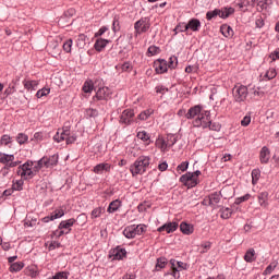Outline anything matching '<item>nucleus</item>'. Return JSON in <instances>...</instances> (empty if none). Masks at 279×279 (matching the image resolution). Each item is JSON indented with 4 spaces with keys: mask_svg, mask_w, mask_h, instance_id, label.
<instances>
[{
    "mask_svg": "<svg viewBox=\"0 0 279 279\" xmlns=\"http://www.w3.org/2000/svg\"><path fill=\"white\" fill-rule=\"evenodd\" d=\"M186 25L187 29H191L192 32H199V29L202 28V22H199V20L197 19L190 20Z\"/></svg>",
    "mask_w": 279,
    "mask_h": 279,
    "instance_id": "23",
    "label": "nucleus"
},
{
    "mask_svg": "<svg viewBox=\"0 0 279 279\" xmlns=\"http://www.w3.org/2000/svg\"><path fill=\"white\" fill-rule=\"evenodd\" d=\"M220 32H221L222 36H225V38H232V36H234V31L228 24L222 25L220 27Z\"/></svg>",
    "mask_w": 279,
    "mask_h": 279,
    "instance_id": "24",
    "label": "nucleus"
},
{
    "mask_svg": "<svg viewBox=\"0 0 279 279\" xmlns=\"http://www.w3.org/2000/svg\"><path fill=\"white\" fill-rule=\"evenodd\" d=\"M255 25L256 27H258L259 29L265 27V20L263 19V16H257L256 21H255Z\"/></svg>",
    "mask_w": 279,
    "mask_h": 279,
    "instance_id": "53",
    "label": "nucleus"
},
{
    "mask_svg": "<svg viewBox=\"0 0 279 279\" xmlns=\"http://www.w3.org/2000/svg\"><path fill=\"white\" fill-rule=\"evenodd\" d=\"M119 208H121V201L116 199L109 204V207L107 208V213H110V214L117 213Z\"/></svg>",
    "mask_w": 279,
    "mask_h": 279,
    "instance_id": "30",
    "label": "nucleus"
},
{
    "mask_svg": "<svg viewBox=\"0 0 279 279\" xmlns=\"http://www.w3.org/2000/svg\"><path fill=\"white\" fill-rule=\"evenodd\" d=\"M150 158L147 156H141L140 158H137V160L134 162V165L131 167V172L135 174H140L143 175V173H145V171H147V169H149V162H150Z\"/></svg>",
    "mask_w": 279,
    "mask_h": 279,
    "instance_id": "4",
    "label": "nucleus"
},
{
    "mask_svg": "<svg viewBox=\"0 0 279 279\" xmlns=\"http://www.w3.org/2000/svg\"><path fill=\"white\" fill-rule=\"evenodd\" d=\"M252 197L250 194H245L244 196H241L235 199V204H242V202H247Z\"/></svg>",
    "mask_w": 279,
    "mask_h": 279,
    "instance_id": "56",
    "label": "nucleus"
},
{
    "mask_svg": "<svg viewBox=\"0 0 279 279\" xmlns=\"http://www.w3.org/2000/svg\"><path fill=\"white\" fill-rule=\"evenodd\" d=\"M180 182L187 189H193V186H197V175H182Z\"/></svg>",
    "mask_w": 279,
    "mask_h": 279,
    "instance_id": "14",
    "label": "nucleus"
},
{
    "mask_svg": "<svg viewBox=\"0 0 279 279\" xmlns=\"http://www.w3.org/2000/svg\"><path fill=\"white\" fill-rule=\"evenodd\" d=\"M156 146L161 149V151H169L170 147H173V142L167 143V140L159 137L156 141Z\"/></svg>",
    "mask_w": 279,
    "mask_h": 279,
    "instance_id": "20",
    "label": "nucleus"
},
{
    "mask_svg": "<svg viewBox=\"0 0 279 279\" xmlns=\"http://www.w3.org/2000/svg\"><path fill=\"white\" fill-rule=\"evenodd\" d=\"M110 169H112V166L110 163H99L94 167V173L104 175L106 173H110Z\"/></svg>",
    "mask_w": 279,
    "mask_h": 279,
    "instance_id": "16",
    "label": "nucleus"
},
{
    "mask_svg": "<svg viewBox=\"0 0 279 279\" xmlns=\"http://www.w3.org/2000/svg\"><path fill=\"white\" fill-rule=\"evenodd\" d=\"M158 53H160V48H158L156 46H150L148 48V54L149 56H158Z\"/></svg>",
    "mask_w": 279,
    "mask_h": 279,
    "instance_id": "52",
    "label": "nucleus"
},
{
    "mask_svg": "<svg viewBox=\"0 0 279 279\" xmlns=\"http://www.w3.org/2000/svg\"><path fill=\"white\" fill-rule=\"evenodd\" d=\"M170 265H171V267H177V269H179V271L186 269V263H184V262H178L175 259H171Z\"/></svg>",
    "mask_w": 279,
    "mask_h": 279,
    "instance_id": "33",
    "label": "nucleus"
},
{
    "mask_svg": "<svg viewBox=\"0 0 279 279\" xmlns=\"http://www.w3.org/2000/svg\"><path fill=\"white\" fill-rule=\"evenodd\" d=\"M23 267H25V264H23L22 262H16L11 264L9 271H11V274H14L16 271H21V269H23Z\"/></svg>",
    "mask_w": 279,
    "mask_h": 279,
    "instance_id": "32",
    "label": "nucleus"
},
{
    "mask_svg": "<svg viewBox=\"0 0 279 279\" xmlns=\"http://www.w3.org/2000/svg\"><path fill=\"white\" fill-rule=\"evenodd\" d=\"M107 29L108 27L106 26L100 27L99 31L95 34V38H99V36H104Z\"/></svg>",
    "mask_w": 279,
    "mask_h": 279,
    "instance_id": "57",
    "label": "nucleus"
},
{
    "mask_svg": "<svg viewBox=\"0 0 279 279\" xmlns=\"http://www.w3.org/2000/svg\"><path fill=\"white\" fill-rule=\"evenodd\" d=\"M52 279H69V274L61 271V272H57Z\"/></svg>",
    "mask_w": 279,
    "mask_h": 279,
    "instance_id": "54",
    "label": "nucleus"
},
{
    "mask_svg": "<svg viewBox=\"0 0 279 279\" xmlns=\"http://www.w3.org/2000/svg\"><path fill=\"white\" fill-rule=\"evenodd\" d=\"M134 27L136 34H145V32H148L149 27H151V24L148 17H143L135 23Z\"/></svg>",
    "mask_w": 279,
    "mask_h": 279,
    "instance_id": "11",
    "label": "nucleus"
},
{
    "mask_svg": "<svg viewBox=\"0 0 279 279\" xmlns=\"http://www.w3.org/2000/svg\"><path fill=\"white\" fill-rule=\"evenodd\" d=\"M180 230L183 234H193V226H191L186 222H182L180 225Z\"/></svg>",
    "mask_w": 279,
    "mask_h": 279,
    "instance_id": "31",
    "label": "nucleus"
},
{
    "mask_svg": "<svg viewBox=\"0 0 279 279\" xmlns=\"http://www.w3.org/2000/svg\"><path fill=\"white\" fill-rule=\"evenodd\" d=\"M220 217L221 219H230L232 217V209L230 208L222 209Z\"/></svg>",
    "mask_w": 279,
    "mask_h": 279,
    "instance_id": "43",
    "label": "nucleus"
},
{
    "mask_svg": "<svg viewBox=\"0 0 279 279\" xmlns=\"http://www.w3.org/2000/svg\"><path fill=\"white\" fill-rule=\"evenodd\" d=\"M125 256H128V251H125V248H121V246H117L109 253V258H112V260H123Z\"/></svg>",
    "mask_w": 279,
    "mask_h": 279,
    "instance_id": "13",
    "label": "nucleus"
},
{
    "mask_svg": "<svg viewBox=\"0 0 279 279\" xmlns=\"http://www.w3.org/2000/svg\"><path fill=\"white\" fill-rule=\"evenodd\" d=\"M134 122V110L125 109L120 116V123L131 125Z\"/></svg>",
    "mask_w": 279,
    "mask_h": 279,
    "instance_id": "12",
    "label": "nucleus"
},
{
    "mask_svg": "<svg viewBox=\"0 0 279 279\" xmlns=\"http://www.w3.org/2000/svg\"><path fill=\"white\" fill-rule=\"evenodd\" d=\"M169 88L165 87V86H157L156 87V93H159L160 95H165V93H168Z\"/></svg>",
    "mask_w": 279,
    "mask_h": 279,
    "instance_id": "59",
    "label": "nucleus"
},
{
    "mask_svg": "<svg viewBox=\"0 0 279 279\" xmlns=\"http://www.w3.org/2000/svg\"><path fill=\"white\" fill-rule=\"evenodd\" d=\"M122 279H136V276L132 275V274H126L123 276Z\"/></svg>",
    "mask_w": 279,
    "mask_h": 279,
    "instance_id": "64",
    "label": "nucleus"
},
{
    "mask_svg": "<svg viewBox=\"0 0 279 279\" xmlns=\"http://www.w3.org/2000/svg\"><path fill=\"white\" fill-rule=\"evenodd\" d=\"M167 267V259L166 258H158L156 264L157 271H160V269H165Z\"/></svg>",
    "mask_w": 279,
    "mask_h": 279,
    "instance_id": "40",
    "label": "nucleus"
},
{
    "mask_svg": "<svg viewBox=\"0 0 279 279\" xmlns=\"http://www.w3.org/2000/svg\"><path fill=\"white\" fill-rule=\"evenodd\" d=\"M76 221L77 220H75V218L62 220L58 226V229L60 230L58 236H63V234H70L71 228L75 226Z\"/></svg>",
    "mask_w": 279,
    "mask_h": 279,
    "instance_id": "8",
    "label": "nucleus"
},
{
    "mask_svg": "<svg viewBox=\"0 0 279 279\" xmlns=\"http://www.w3.org/2000/svg\"><path fill=\"white\" fill-rule=\"evenodd\" d=\"M175 66H178V58L170 57L168 62V69H175Z\"/></svg>",
    "mask_w": 279,
    "mask_h": 279,
    "instance_id": "47",
    "label": "nucleus"
},
{
    "mask_svg": "<svg viewBox=\"0 0 279 279\" xmlns=\"http://www.w3.org/2000/svg\"><path fill=\"white\" fill-rule=\"evenodd\" d=\"M186 169H189V161H183L177 167V172L182 174L184 171H186Z\"/></svg>",
    "mask_w": 279,
    "mask_h": 279,
    "instance_id": "41",
    "label": "nucleus"
},
{
    "mask_svg": "<svg viewBox=\"0 0 279 279\" xmlns=\"http://www.w3.org/2000/svg\"><path fill=\"white\" fill-rule=\"evenodd\" d=\"M38 81L24 80L23 86L26 90H36L38 88Z\"/></svg>",
    "mask_w": 279,
    "mask_h": 279,
    "instance_id": "25",
    "label": "nucleus"
},
{
    "mask_svg": "<svg viewBox=\"0 0 279 279\" xmlns=\"http://www.w3.org/2000/svg\"><path fill=\"white\" fill-rule=\"evenodd\" d=\"M151 114H154V110L153 109H147V110L142 111L138 114V119L141 121H147V119H149V117H151Z\"/></svg>",
    "mask_w": 279,
    "mask_h": 279,
    "instance_id": "35",
    "label": "nucleus"
},
{
    "mask_svg": "<svg viewBox=\"0 0 279 279\" xmlns=\"http://www.w3.org/2000/svg\"><path fill=\"white\" fill-rule=\"evenodd\" d=\"M14 93V86L9 85V87L4 90V95H12Z\"/></svg>",
    "mask_w": 279,
    "mask_h": 279,
    "instance_id": "63",
    "label": "nucleus"
},
{
    "mask_svg": "<svg viewBox=\"0 0 279 279\" xmlns=\"http://www.w3.org/2000/svg\"><path fill=\"white\" fill-rule=\"evenodd\" d=\"M276 267H278V262H271L270 265L267 266L266 269L264 270V276H269L270 274H272Z\"/></svg>",
    "mask_w": 279,
    "mask_h": 279,
    "instance_id": "37",
    "label": "nucleus"
},
{
    "mask_svg": "<svg viewBox=\"0 0 279 279\" xmlns=\"http://www.w3.org/2000/svg\"><path fill=\"white\" fill-rule=\"evenodd\" d=\"M123 235H124L126 239H136V233H135V231H134V225L126 227V228L123 230Z\"/></svg>",
    "mask_w": 279,
    "mask_h": 279,
    "instance_id": "28",
    "label": "nucleus"
},
{
    "mask_svg": "<svg viewBox=\"0 0 279 279\" xmlns=\"http://www.w3.org/2000/svg\"><path fill=\"white\" fill-rule=\"evenodd\" d=\"M270 158H271V151L267 146H264L259 151V160L262 165H267Z\"/></svg>",
    "mask_w": 279,
    "mask_h": 279,
    "instance_id": "17",
    "label": "nucleus"
},
{
    "mask_svg": "<svg viewBox=\"0 0 279 279\" xmlns=\"http://www.w3.org/2000/svg\"><path fill=\"white\" fill-rule=\"evenodd\" d=\"M169 165H167V162L159 163L158 166L159 171H167Z\"/></svg>",
    "mask_w": 279,
    "mask_h": 279,
    "instance_id": "62",
    "label": "nucleus"
},
{
    "mask_svg": "<svg viewBox=\"0 0 279 279\" xmlns=\"http://www.w3.org/2000/svg\"><path fill=\"white\" fill-rule=\"evenodd\" d=\"M172 271H171V276H173V278L179 279L180 278V269H178V267H171Z\"/></svg>",
    "mask_w": 279,
    "mask_h": 279,
    "instance_id": "58",
    "label": "nucleus"
},
{
    "mask_svg": "<svg viewBox=\"0 0 279 279\" xmlns=\"http://www.w3.org/2000/svg\"><path fill=\"white\" fill-rule=\"evenodd\" d=\"M174 32H189V27L186 23H179L175 28Z\"/></svg>",
    "mask_w": 279,
    "mask_h": 279,
    "instance_id": "48",
    "label": "nucleus"
},
{
    "mask_svg": "<svg viewBox=\"0 0 279 279\" xmlns=\"http://www.w3.org/2000/svg\"><path fill=\"white\" fill-rule=\"evenodd\" d=\"M104 208L101 207H96L92 214H90V218L92 219H99V217H101V215H104Z\"/></svg>",
    "mask_w": 279,
    "mask_h": 279,
    "instance_id": "36",
    "label": "nucleus"
},
{
    "mask_svg": "<svg viewBox=\"0 0 279 279\" xmlns=\"http://www.w3.org/2000/svg\"><path fill=\"white\" fill-rule=\"evenodd\" d=\"M234 101L241 104L247 99V87L245 85H235L232 89Z\"/></svg>",
    "mask_w": 279,
    "mask_h": 279,
    "instance_id": "7",
    "label": "nucleus"
},
{
    "mask_svg": "<svg viewBox=\"0 0 279 279\" xmlns=\"http://www.w3.org/2000/svg\"><path fill=\"white\" fill-rule=\"evenodd\" d=\"M49 93H51V89L49 88H41L36 93V97L38 99H40L41 97H47V95H49Z\"/></svg>",
    "mask_w": 279,
    "mask_h": 279,
    "instance_id": "42",
    "label": "nucleus"
},
{
    "mask_svg": "<svg viewBox=\"0 0 279 279\" xmlns=\"http://www.w3.org/2000/svg\"><path fill=\"white\" fill-rule=\"evenodd\" d=\"M250 123H252V117L250 116H245L241 121V125H243V128H247Z\"/></svg>",
    "mask_w": 279,
    "mask_h": 279,
    "instance_id": "55",
    "label": "nucleus"
},
{
    "mask_svg": "<svg viewBox=\"0 0 279 279\" xmlns=\"http://www.w3.org/2000/svg\"><path fill=\"white\" fill-rule=\"evenodd\" d=\"M13 191H23V179L16 180L12 186Z\"/></svg>",
    "mask_w": 279,
    "mask_h": 279,
    "instance_id": "46",
    "label": "nucleus"
},
{
    "mask_svg": "<svg viewBox=\"0 0 279 279\" xmlns=\"http://www.w3.org/2000/svg\"><path fill=\"white\" fill-rule=\"evenodd\" d=\"M0 162L2 165H9L2 169V173L5 174L8 173L9 167H16L19 162L14 161V155H8L5 153H0Z\"/></svg>",
    "mask_w": 279,
    "mask_h": 279,
    "instance_id": "9",
    "label": "nucleus"
},
{
    "mask_svg": "<svg viewBox=\"0 0 279 279\" xmlns=\"http://www.w3.org/2000/svg\"><path fill=\"white\" fill-rule=\"evenodd\" d=\"M178 230L177 222H168L158 228V232H167V234H171V232H175Z\"/></svg>",
    "mask_w": 279,
    "mask_h": 279,
    "instance_id": "19",
    "label": "nucleus"
},
{
    "mask_svg": "<svg viewBox=\"0 0 279 279\" xmlns=\"http://www.w3.org/2000/svg\"><path fill=\"white\" fill-rule=\"evenodd\" d=\"M276 75H278V73H276V69L272 68L266 72L264 77H266V80H274V77H276Z\"/></svg>",
    "mask_w": 279,
    "mask_h": 279,
    "instance_id": "45",
    "label": "nucleus"
},
{
    "mask_svg": "<svg viewBox=\"0 0 279 279\" xmlns=\"http://www.w3.org/2000/svg\"><path fill=\"white\" fill-rule=\"evenodd\" d=\"M53 141H56V143H62V141H65L66 145H73V143L77 141V137L75 134L71 133V129L65 126L58 130L53 136Z\"/></svg>",
    "mask_w": 279,
    "mask_h": 279,
    "instance_id": "3",
    "label": "nucleus"
},
{
    "mask_svg": "<svg viewBox=\"0 0 279 279\" xmlns=\"http://www.w3.org/2000/svg\"><path fill=\"white\" fill-rule=\"evenodd\" d=\"M226 193H228V187H223L219 193L216 192L210 194L209 197L204 199V203L209 204V206H217V204L221 202V197L223 199H228V197H230Z\"/></svg>",
    "mask_w": 279,
    "mask_h": 279,
    "instance_id": "5",
    "label": "nucleus"
},
{
    "mask_svg": "<svg viewBox=\"0 0 279 279\" xmlns=\"http://www.w3.org/2000/svg\"><path fill=\"white\" fill-rule=\"evenodd\" d=\"M211 245L213 244L210 242H205V243L201 244V254H206V252H208V250H210Z\"/></svg>",
    "mask_w": 279,
    "mask_h": 279,
    "instance_id": "51",
    "label": "nucleus"
},
{
    "mask_svg": "<svg viewBox=\"0 0 279 279\" xmlns=\"http://www.w3.org/2000/svg\"><path fill=\"white\" fill-rule=\"evenodd\" d=\"M58 165V156L43 157L38 161L27 160L24 165L17 168V175H36L45 173L47 169H52Z\"/></svg>",
    "mask_w": 279,
    "mask_h": 279,
    "instance_id": "1",
    "label": "nucleus"
},
{
    "mask_svg": "<svg viewBox=\"0 0 279 279\" xmlns=\"http://www.w3.org/2000/svg\"><path fill=\"white\" fill-rule=\"evenodd\" d=\"M72 47H73V39H66L63 43V51H65V53H71Z\"/></svg>",
    "mask_w": 279,
    "mask_h": 279,
    "instance_id": "38",
    "label": "nucleus"
},
{
    "mask_svg": "<svg viewBox=\"0 0 279 279\" xmlns=\"http://www.w3.org/2000/svg\"><path fill=\"white\" fill-rule=\"evenodd\" d=\"M10 143H12V137H10V135H2L1 140H0V145H10Z\"/></svg>",
    "mask_w": 279,
    "mask_h": 279,
    "instance_id": "49",
    "label": "nucleus"
},
{
    "mask_svg": "<svg viewBox=\"0 0 279 279\" xmlns=\"http://www.w3.org/2000/svg\"><path fill=\"white\" fill-rule=\"evenodd\" d=\"M110 40L104 39V38H97L94 45V49H96L98 52H101L102 50L108 47Z\"/></svg>",
    "mask_w": 279,
    "mask_h": 279,
    "instance_id": "21",
    "label": "nucleus"
},
{
    "mask_svg": "<svg viewBox=\"0 0 279 279\" xmlns=\"http://www.w3.org/2000/svg\"><path fill=\"white\" fill-rule=\"evenodd\" d=\"M82 90L86 95H90V93H93V90H95V83H93V81H90V80L86 81L83 84Z\"/></svg>",
    "mask_w": 279,
    "mask_h": 279,
    "instance_id": "27",
    "label": "nucleus"
},
{
    "mask_svg": "<svg viewBox=\"0 0 279 279\" xmlns=\"http://www.w3.org/2000/svg\"><path fill=\"white\" fill-rule=\"evenodd\" d=\"M16 141L20 145H24V143H27L28 141V137L27 135L23 134V133H20L16 137Z\"/></svg>",
    "mask_w": 279,
    "mask_h": 279,
    "instance_id": "50",
    "label": "nucleus"
},
{
    "mask_svg": "<svg viewBox=\"0 0 279 279\" xmlns=\"http://www.w3.org/2000/svg\"><path fill=\"white\" fill-rule=\"evenodd\" d=\"M257 199H258L259 206H262L263 208H267V206H269V203H268L269 193L268 192L259 193L257 196Z\"/></svg>",
    "mask_w": 279,
    "mask_h": 279,
    "instance_id": "22",
    "label": "nucleus"
},
{
    "mask_svg": "<svg viewBox=\"0 0 279 279\" xmlns=\"http://www.w3.org/2000/svg\"><path fill=\"white\" fill-rule=\"evenodd\" d=\"M57 247H60V243L54 241V242H51L48 246V250H56Z\"/></svg>",
    "mask_w": 279,
    "mask_h": 279,
    "instance_id": "61",
    "label": "nucleus"
},
{
    "mask_svg": "<svg viewBox=\"0 0 279 279\" xmlns=\"http://www.w3.org/2000/svg\"><path fill=\"white\" fill-rule=\"evenodd\" d=\"M147 231V226L145 225H134V232H135V236H141V234H145V232Z\"/></svg>",
    "mask_w": 279,
    "mask_h": 279,
    "instance_id": "34",
    "label": "nucleus"
},
{
    "mask_svg": "<svg viewBox=\"0 0 279 279\" xmlns=\"http://www.w3.org/2000/svg\"><path fill=\"white\" fill-rule=\"evenodd\" d=\"M193 125L194 128H209V130H214L215 132L220 129L219 124H213V121L210 120V111H203L202 114L195 118Z\"/></svg>",
    "mask_w": 279,
    "mask_h": 279,
    "instance_id": "2",
    "label": "nucleus"
},
{
    "mask_svg": "<svg viewBox=\"0 0 279 279\" xmlns=\"http://www.w3.org/2000/svg\"><path fill=\"white\" fill-rule=\"evenodd\" d=\"M231 14H234L233 8H223L221 10L215 9L214 11H208L206 14L207 21H213L215 16H220V19H228Z\"/></svg>",
    "mask_w": 279,
    "mask_h": 279,
    "instance_id": "6",
    "label": "nucleus"
},
{
    "mask_svg": "<svg viewBox=\"0 0 279 279\" xmlns=\"http://www.w3.org/2000/svg\"><path fill=\"white\" fill-rule=\"evenodd\" d=\"M204 111H202V107L199 105H196L187 110V113L185 114L186 119H197L199 114H202Z\"/></svg>",
    "mask_w": 279,
    "mask_h": 279,
    "instance_id": "18",
    "label": "nucleus"
},
{
    "mask_svg": "<svg viewBox=\"0 0 279 279\" xmlns=\"http://www.w3.org/2000/svg\"><path fill=\"white\" fill-rule=\"evenodd\" d=\"M154 69L156 73H158L159 75H162V73H167V71L169 70L167 60H163V59L156 60L154 62Z\"/></svg>",
    "mask_w": 279,
    "mask_h": 279,
    "instance_id": "15",
    "label": "nucleus"
},
{
    "mask_svg": "<svg viewBox=\"0 0 279 279\" xmlns=\"http://www.w3.org/2000/svg\"><path fill=\"white\" fill-rule=\"evenodd\" d=\"M61 217H64V210L62 208L56 209L51 214V219H53V220L61 219Z\"/></svg>",
    "mask_w": 279,
    "mask_h": 279,
    "instance_id": "39",
    "label": "nucleus"
},
{
    "mask_svg": "<svg viewBox=\"0 0 279 279\" xmlns=\"http://www.w3.org/2000/svg\"><path fill=\"white\" fill-rule=\"evenodd\" d=\"M116 69L118 71H121L122 73H132V70L134 69V66L130 61H128V62H124L123 64H118Z\"/></svg>",
    "mask_w": 279,
    "mask_h": 279,
    "instance_id": "26",
    "label": "nucleus"
},
{
    "mask_svg": "<svg viewBox=\"0 0 279 279\" xmlns=\"http://www.w3.org/2000/svg\"><path fill=\"white\" fill-rule=\"evenodd\" d=\"M112 96V90L108 87H100L93 97V101H108Z\"/></svg>",
    "mask_w": 279,
    "mask_h": 279,
    "instance_id": "10",
    "label": "nucleus"
},
{
    "mask_svg": "<svg viewBox=\"0 0 279 279\" xmlns=\"http://www.w3.org/2000/svg\"><path fill=\"white\" fill-rule=\"evenodd\" d=\"M270 58L272 60V62H276V60H279V49L275 50L271 54Z\"/></svg>",
    "mask_w": 279,
    "mask_h": 279,
    "instance_id": "60",
    "label": "nucleus"
},
{
    "mask_svg": "<svg viewBox=\"0 0 279 279\" xmlns=\"http://www.w3.org/2000/svg\"><path fill=\"white\" fill-rule=\"evenodd\" d=\"M137 138H140V141H144V143H147V141H149V134H147L145 131H140L137 133Z\"/></svg>",
    "mask_w": 279,
    "mask_h": 279,
    "instance_id": "44",
    "label": "nucleus"
},
{
    "mask_svg": "<svg viewBox=\"0 0 279 279\" xmlns=\"http://www.w3.org/2000/svg\"><path fill=\"white\" fill-rule=\"evenodd\" d=\"M256 251H254V248H250L248 251H246L245 255H244V260L246 263H254L256 260Z\"/></svg>",
    "mask_w": 279,
    "mask_h": 279,
    "instance_id": "29",
    "label": "nucleus"
}]
</instances>
